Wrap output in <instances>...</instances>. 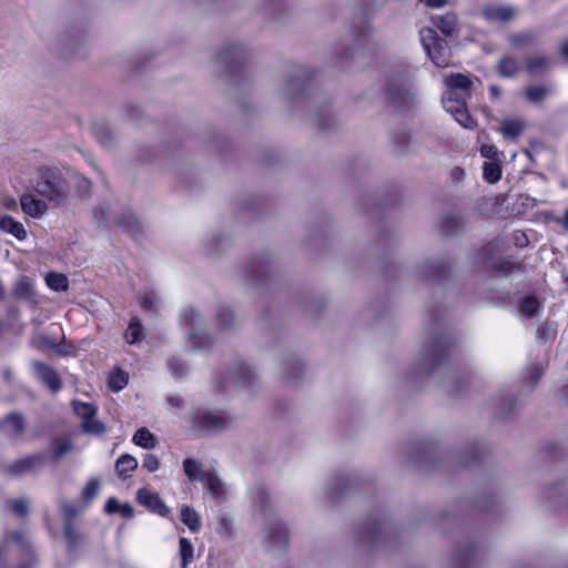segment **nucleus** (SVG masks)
<instances>
[{
	"instance_id": "obj_20",
	"label": "nucleus",
	"mask_w": 568,
	"mask_h": 568,
	"mask_svg": "<svg viewBox=\"0 0 568 568\" xmlns=\"http://www.w3.org/2000/svg\"><path fill=\"white\" fill-rule=\"evenodd\" d=\"M226 425V419L221 414H207L202 418L201 427L207 430H215L223 428Z\"/></svg>"
},
{
	"instance_id": "obj_44",
	"label": "nucleus",
	"mask_w": 568,
	"mask_h": 568,
	"mask_svg": "<svg viewBox=\"0 0 568 568\" xmlns=\"http://www.w3.org/2000/svg\"><path fill=\"white\" fill-rule=\"evenodd\" d=\"M490 91H491V93H493V95H494V97H498L499 91H498V89H497L496 87H494V85H493V87L490 88Z\"/></svg>"
},
{
	"instance_id": "obj_41",
	"label": "nucleus",
	"mask_w": 568,
	"mask_h": 568,
	"mask_svg": "<svg viewBox=\"0 0 568 568\" xmlns=\"http://www.w3.org/2000/svg\"><path fill=\"white\" fill-rule=\"evenodd\" d=\"M560 53L562 58L568 61V40L565 43H562L560 48Z\"/></svg>"
},
{
	"instance_id": "obj_18",
	"label": "nucleus",
	"mask_w": 568,
	"mask_h": 568,
	"mask_svg": "<svg viewBox=\"0 0 568 568\" xmlns=\"http://www.w3.org/2000/svg\"><path fill=\"white\" fill-rule=\"evenodd\" d=\"M128 382H129L128 373H125L124 371H121V369L112 371L110 373L109 379H108L109 387L113 392H119V390L123 389L128 385Z\"/></svg>"
},
{
	"instance_id": "obj_35",
	"label": "nucleus",
	"mask_w": 568,
	"mask_h": 568,
	"mask_svg": "<svg viewBox=\"0 0 568 568\" xmlns=\"http://www.w3.org/2000/svg\"><path fill=\"white\" fill-rule=\"evenodd\" d=\"M140 301L145 308H152L158 301V296L153 293H144Z\"/></svg>"
},
{
	"instance_id": "obj_2",
	"label": "nucleus",
	"mask_w": 568,
	"mask_h": 568,
	"mask_svg": "<svg viewBox=\"0 0 568 568\" xmlns=\"http://www.w3.org/2000/svg\"><path fill=\"white\" fill-rule=\"evenodd\" d=\"M443 105L465 129H474L476 126V121L468 113L465 100L456 98L454 92L447 91L443 95Z\"/></svg>"
},
{
	"instance_id": "obj_5",
	"label": "nucleus",
	"mask_w": 568,
	"mask_h": 568,
	"mask_svg": "<svg viewBox=\"0 0 568 568\" xmlns=\"http://www.w3.org/2000/svg\"><path fill=\"white\" fill-rule=\"evenodd\" d=\"M138 500L141 505L160 516H166L169 514V508L158 494L141 489L138 491Z\"/></svg>"
},
{
	"instance_id": "obj_32",
	"label": "nucleus",
	"mask_w": 568,
	"mask_h": 568,
	"mask_svg": "<svg viewBox=\"0 0 568 568\" xmlns=\"http://www.w3.org/2000/svg\"><path fill=\"white\" fill-rule=\"evenodd\" d=\"M480 154L484 158H487L490 160H499V156L501 155V153L498 151V149L494 144H490V143H484L480 146Z\"/></svg>"
},
{
	"instance_id": "obj_25",
	"label": "nucleus",
	"mask_w": 568,
	"mask_h": 568,
	"mask_svg": "<svg viewBox=\"0 0 568 568\" xmlns=\"http://www.w3.org/2000/svg\"><path fill=\"white\" fill-rule=\"evenodd\" d=\"M73 446L70 439L63 438L55 440L51 446V453L59 459L72 450Z\"/></svg>"
},
{
	"instance_id": "obj_45",
	"label": "nucleus",
	"mask_w": 568,
	"mask_h": 568,
	"mask_svg": "<svg viewBox=\"0 0 568 568\" xmlns=\"http://www.w3.org/2000/svg\"><path fill=\"white\" fill-rule=\"evenodd\" d=\"M43 346L44 347H53V343L47 342V341L43 339Z\"/></svg>"
},
{
	"instance_id": "obj_29",
	"label": "nucleus",
	"mask_w": 568,
	"mask_h": 568,
	"mask_svg": "<svg viewBox=\"0 0 568 568\" xmlns=\"http://www.w3.org/2000/svg\"><path fill=\"white\" fill-rule=\"evenodd\" d=\"M99 489H100L99 479H97V478L90 479L82 490L83 499H85L87 501L94 499L99 494Z\"/></svg>"
},
{
	"instance_id": "obj_4",
	"label": "nucleus",
	"mask_w": 568,
	"mask_h": 568,
	"mask_svg": "<svg viewBox=\"0 0 568 568\" xmlns=\"http://www.w3.org/2000/svg\"><path fill=\"white\" fill-rule=\"evenodd\" d=\"M20 205L22 212L32 219H40L48 212L47 203L30 193L21 195Z\"/></svg>"
},
{
	"instance_id": "obj_22",
	"label": "nucleus",
	"mask_w": 568,
	"mask_h": 568,
	"mask_svg": "<svg viewBox=\"0 0 568 568\" xmlns=\"http://www.w3.org/2000/svg\"><path fill=\"white\" fill-rule=\"evenodd\" d=\"M144 337V331L138 320H132L126 332L125 339L130 344L140 342Z\"/></svg>"
},
{
	"instance_id": "obj_42",
	"label": "nucleus",
	"mask_w": 568,
	"mask_h": 568,
	"mask_svg": "<svg viewBox=\"0 0 568 568\" xmlns=\"http://www.w3.org/2000/svg\"><path fill=\"white\" fill-rule=\"evenodd\" d=\"M80 185H81L82 187H84L85 190H88V189L90 187V182H89L87 179L81 178V179H80Z\"/></svg>"
},
{
	"instance_id": "obj_23",
	"label": "nucleus",
	"mask_w": 568,
	"mask_h": 568,
	"mask_svg": "<svg viewBox=\"0 0 568 568\" xmlns=\"http://www.w3.org/2000/svg\"><path fill=\"white\" fill-rule=\"evenodd\" d=\"M484 178L487 182L494 184L501 178V168L497 162H486L484 164Z\"/></svg>"
},
{
	"instance_id": "obj_17",
	"label": "nucleus",
	"mask_w": 568,
	"mask_h": 568,
	"mask_svg": "<svg viewBox=\"0 0 568 568\" xmlns=\"http://www.w3.org/2000/svg\"><path fill=\"white\" fill-rule=\"evenodd\" d=\"M181 520L191 531H197L201 527L199 514L189 506L182 508Z\"/></svg>"
},
{
	"instance_id": "obj_8",
	"label": "nucleus",
	"mask_w": 568,
	"mask_h": 568,
	"mask_svg": "<svg viewBox=\"0 0 568 568\" xmlns=\"http://www.w3.org/2000/svg\"><path fill=\"white\" fill-rule=\"evenodd\" d=\"M444 84L450 92H454V90L469 91L473 87V80L464 73H450L444 79Z\"/></svg>"
},
{
	"instance_id": "obj_14",
	"label": "nucleus",
	"mask_w": 568,
	"mask_h": 568,
	"mask_svg": "<svg viewBox=\"0 0 568 568\" xmlns=\"http://www.w3.org/2000/svg\"><path fill=\"white\" fill-rule=\"evenodd\" d=\"M201 481L215 498L220 499L225 495V485L216 475L206 474Z\"/></svg>"
},
{
	"instance_id": "obj_39",
	"label": "nucleus",
	"mask_w": 568,
	"mask_h": 568,
	"mask_svg": "<svg viewBox=\"0 0 568 568\" xmlns=\"http://www.w3.org/2000/svg\"><path fill=\"white\" fill-rule=\"evenodd\" d=\"M119 509H120V514H122V516L126 517V518L132 517L134 514L132 506L129 504L121 505V508H119Z\"/></svg>"
},
{
	"instance_id": "obj_33",
	"label": "nucleus",
	"mask_w": 568,
	"mask_h": 568,
	"mask_svg": "<svg viewBox=\"0 0 568 568\" xmlns=\"http://www.w3.org/2000/svg\"><path fill=\"white\" fill-rule=\"evenodd\" d=\"M143 467L150 471V473H154L159 469L160 467V460L159 458L153 455V454H148L144 456V459H143Z\"/></svg>"
},
{
	"instance_id": "obj_9",
	"label": "nucleus",
	"mask_w": 568,
	"mask_h": 568,
	"mask_svg": "<svg viewBox=\"0 0 568 568\" xmlns=\"http://www.w3.org/2000/svg\"><path fill=\"white\" fill-rule=\"evenodd\" d=\"M34 368L39 377L51 388V390L58 392L60 389V378L53 369L41 363L34 364Z\"/></svg>"
},
{
	"instance_id": "obj_21",
	"label": "nucleus",
	"mask_w": 568,
	"mask_h": 568,
	"mask_svg": "<svg viewBox=\"0 0 568 568\" xmlns=\"http://www.w3.org/2000/svg\"><path fill=\"white\" fill-rule=\"evenodd\" d=\"M183 470L190 481L194 483L201 480L206 474H201L199 464L192 458H186L183 462Z\"/></svg>"
},
{
	"instance_id": "obj_40",
	"label": "nucleus",
	"mask_w": 568,
	"mask_h": 568,
	"mask_svg": "<svg viewBox=\"0 0 568 568\" xmlns=\"http://www.w3.org/2000/svg\"><path fill=\"white\" fill-rule=\"evenodd\" d=\"M3 206L7 210H14L17 207V201L13 197H7L3 200Z\"/></svg>"
},
{
	"instance_id": "obj_38",
	"label": "nucleus",
	"mask_w": 568,
	"mask_h": 568,
	"mask_svg": "<svg viewBox=\"0 0 568 568\" xmlns=\"http://www.w3.org/2000/svg\"><path fill=\"white\" fill-rule=\"evenodd\" d=\"M428 8L440 9L448 4V0H424Z\"/></svg>"
},
{
	"instance_id": "obj_19",
	"label": "nucleus",
	"mask_w": 568,
	"mask_h": 568,
	"mask_svg": "<svg viewBox=\"0 0 568 568\" xmlns=\"http://www.w3.org/2000/svg\"><path fill=\"white\" fill-rule=\"evenodd\" d=\"M180 547L179 552L182 560V568H187L189 564L193 561L194 559V548L192 542L182 537L180 538Z\"/></svg>"
},
{
	"instance_id": "obj_11",
	"label": "nucleus",
	"mask_w": 568,
	"mask_h": 568,
	"mask_svg": "<svg viewBox=\"0 0 568 568\" xmlns=\"http://www.w3.org/2000/svg\"><path fill=\"white\" fill-rule=\"evenodd\" d=\"M132 440L136 446L145 449H152L159 445V440L155 435L145 427L139 428L134 433Z\"/></svg>"
},
{
	"instance_id": "obj_28",
	"label": "nucleus",
	"mask_w": 568,
	"mask_h": 568,
	"mask_svg": "<svg viewBox=\"0 0 568 568\" xmlns=\"http://www.w3.org/2000/svg\"><path fill=\"white\" fill-rule=\"evenodd\" d=\"M499 73L503 77H513L518 71V63L511 58H504L498 64Z\"/></svg>"
},
{
	"instance_id": "obj_3",
	"label": "nucleus",
	"mask_w": 568,
	"mask_h": 568,
	"mask_svg": "<svg viewBox=\"0 0 568 568\" xmlns=\"http://www.w3.org/2000/svg\"><path fill=\"white\" fill-rule=\"evenodd\" d=\"M74 412L82 419V428L87 433L101 435L105 432V426L100 420L95 419L97 407L92 404L81 403L74 400Z\"/></svg>"
},
{
	"instance_id": "obj_34",
	"label": "nucleus",
	"mask_w": 568,
	"mask_h": 568,
	"mask_svg": "<svg viewBox=\"0 0 568 568\" xmlns=\"http://www.w3.org/2000/svg\"><path fill=\"white\" fill-rule=\"evenodd\" d=\"M12 511L18 516H24L28 513V504L23 499L14 501L12 505Z\"/></svg>"
},
{
	"instance_id": "obj_43",
	"label": "nucleus",
	"mask_w": 568,
	"mask_h": 568,
	"mask_svg": "<svg viewBox=\"0 0 568 568\" xmlns=\"http://www.w3.org/2000/svg\"><path fill=\"white\" fill-rule=\"evenodd\" d=\"M561 224L565 229L568 230V211L565 213V215L562 216V220H561Z\"/></svg>"
},
{
	"instance_id": "obj_13",
	"label": "nucleus",
	"mask_w": 568,
	"mask_h": 568,
	"mask_svg": "<svg viewBox=\"0 0 568 568\" xmlns=\"http://www.w3.org/2000/svg\"><path fill=\"white\" fill-rule=\"evenodd\" d=\"M45 283L54 292H65L69 288V280L65 274L49 272L45 275Z\"/></svg>"
},
{
	"instance_id": "obj_36",
	"label": "nucleus",
	"mask_w": 568,
	"mask_h": 568,
	"mask_svg": "<svg viewBox=\"0 0 568 568\" xmlns=\"http://www.w3.org/2000/svg\"><path fill=\"white\" fill-rule=\"evenodd\" d=\"M119 508H121V505L114 497L109 498L104 507L108 514L120 513Z\"/></svg>"
},
{
	"instance_id": "obj_16",
	"label": "nucleus",
	"mask_w": 568,
	"mask_h": 568,
	"mask_svg": "<svg viewBox=\"0 0 568 568\" xmlns=\"http://www.w3.org/2000/svg\"><path fill=\"white\" fill-rule=\"evenodd\" d=\"M485 17L490 21H507L514 16V11L509 7H489L484 11Z\"/></svg>"
},
{
	"instance_id": "obj_24",
	"label": "nucleus",
	"mask_w": 568,
	"mask_h": 568,
	"mask_svg": "<svg viewBox=\"0 0 568 568\" xmlns=\"http://www.w3.org/2000/svg\"><path fill=\"white\" fill-rule=\"evenodd\" d=\"M549 68V60L546 57L531 58L527 63V70L530 74H539Z\"/></svg>"
},
{
	"instance_id": "obj_12",
	"label": "nucleus",
	"mask_w": 568,
	"mask_h": 568,
	"mask_svg": "<svg viewBox=\"0 0 568 568\" xmlns=\"http://www.w3.org/2000/svg\"><path fill=\"white\" fill-rule=\"evenodd\" d=\"M433 23L446 36H452L457 29V18L453 13L434 17Z\"/></svg>"
},
{
	"instance_id": "obj_15",
	"label": "nucleus",
	"mask_w": 568,
	"mask_h": 568,
	"mask_svg": "<svg viewBox=\"0 0 568 568\" xmlns=\"http://www.w3.org/2000/svg\"><path fill=\"white\" fill-rule=\"evenodd\" d=\"M432 61L439 68L449 67V50L444 48L442 43L435 44L434 48L427 50Z\"/></svg>"
},
{
	"instance_id": "obj_27",
	"label": "nucleus",
	"mask_w": 568,
	"mask_h": 568,
	"mask_svg": "<svg viewBox=\"0 0 568 568\" xmlns=\"http://www.w3.org/2000/svg\"><path fill=\"white\" fill-rule=\"evenodd\" d=\"M420 40L426 51L434 48L435 44L440 43L436 32L430 28H424L420 30Z\"/></svg>"
},
{
	"instance_id": "obj_26",
	"label": "nucleus",
	"mask_w": 568,
	"mask_h": 568,
	"mask_svg": "<svg viewBox=\"0 0 568 568\" xmlns=\"http://www.w3.org/2000/svg\"><path fill=\"white\" fill-rule=\"evenodd\" d=\"M4 427L12 434H20L24 429V420L22 416L12 414L7 417Z\"/></svg>"
},
{
	"instance_id": "obj_6",
	"label": "nucleus",
	"mask_w": 568,
	"mask_h": 568,
	"mask_svg": "<svg viewBox=\"0 0 568 568\" xmlns=\"http://www.w3.org/2000/svg\"><path fill=\"white\" fill-rule=\"evenodd\" d=\"M0 230L12 235L18 241H24L28 237V231L24 225L10 215H0Z\"/></svg>"
},
{
	"instance_id": "obj_7",
	"label": "nucleus",
	"mask_w": 568,
	"mask_h": 568,
	"mask_svg": "<svg viewBox=\"0 0 568 568\" xmlns=\"http://www.w3.org/2000/svg\"><path fill=\"white\" fill-rule=\"evenodd\" d=\"M525 122L518 118H508L501 121L499 133L508 140H516L525 130Z\"/></svg>"
},
{
	"instance_id": "obj_30",
	"label": "nucleus",
	"mask_w": 568,
	"mask_h": 568,
	"mask_svg": "<svg viewBox=\"0 0 568 568\" xmlns=\"http://www.w3.org/2000/svg\"><path fill=\"white\" fill-rule=\"evenodd\" d=\"M540 303L536 298H526L523 301L520 313L526 317H532L539 310Z\"/></svg>"
},
{
	"instance_id": "obj_1",
	"label": "nucleus",
	"mask_w": 568,
	"mask_h": 568,
	"mask_svg": "<svg viewBox=\"0 0 568 568\" xmlns=\"http://www.w3.org/2000/svg\"><path fill=\"white\" fill-rule=\"evenodd\" d=\"M33 189L40 195L55 203H62L68 195V183L58 169H43Z\"/></svg>"
},
{
	"instance_id": "obj_10",
	"label": "nucleus",
	"mask_w": 568,
	"mask_h": 568,
	"mask_svg": "<svg viewBox=\"0 0 568 568\" xmlns=\"http://www.w3.org/2000/svg\"><path fill=\"white\" fill-rule=\"evenodd\" d=\"M136 468L138 460L130 454L120 456L115 463L116 473L123 479L129 478Z\"/></svg>"
},
{
	"instance_id": "obj_31",
	"label": "nucleus",
	"mask_w": 568,
	"mask_h": 568,
	"mask_svg": "<svg viewBox=\"0 0 568 568\" xmlns=\"http://www.w3.org/2000/svg\"><path fill=\"white\" fill-rule=\"evenodd\" d=\"M547 94V90L541 87H532L526 90V97L530 102L537 103Z\"/></svg>"
},
{
	"instance_id": "obj_37",
	"label": "nucleus",
	"mask_w": 568,
	"mask_h": 568,
	"mask_svg": "<svg viewBox=\"0 0 568 568\" xmlns=\"http://www.w3.org/2000/svg\"><path fill=\"white\" fill-rule=\"evenodd\" d=\"M39 462V458L37 457H30V458H27V459H23L21 462H19L16 467H17V471H23V470H27L29 468H31V466Z\"/></svg>"
}]
</instances>
